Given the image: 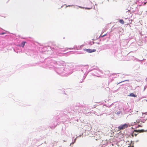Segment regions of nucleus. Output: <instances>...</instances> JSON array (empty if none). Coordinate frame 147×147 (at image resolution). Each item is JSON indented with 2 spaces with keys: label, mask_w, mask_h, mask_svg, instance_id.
Masks as SVG:
<instances>
[{
  "label": "nucleus",
  "mask_w": 147,
  "mask_h": 147,
  "mask_svg": "<svg viewBox=\"0 0 147 147\" xmlns=\"http://www.w3.org/2000/svg\"><path fill=\"white\" fill-rule=\"evenodd\" d=\"M128 125L127 124H125L123 125H122L118 127V129L121 130V129H125L126 128L128 127Z\"/></svg>",
  "instance_id": "obj_1"
},
{
  "label": "nucleus",
  "mask_w": 147,
  "mask_h": 147,
  "mask_svg": "<svg viewBox=\"0 0 147 147\" xmlns=\"http://www.w3.org/2000/svg\"><path fill=\"white\" fill-rule=\"evenodd\" d=\"M85 50L89 53H91L96 51V50L94 49L92 50L90 49H85Z\"/></svg>",
  "instance_id": "obj_2"
},
{
  "label": "nucleus",
  "mask_w": 147,
  "mask_h": 147,
  "mask_svg": "<svg viewBox=\"0 0 147 147\" xmlns=\"http://www.w3.org/2000/svg\"><path fill=\"white\" fill-rule=\"evenodd\" d=\"M144 131L143 129L138 130H134V132H136L137 133L143 132H144Z\"/></svg>",
  "instance_id": "obj_3"
},
{
  "label": "nucleus",
  "mask_w": 147,
  "mask_h": 147,
  "mask_svg": "<svg viewBox=\"0 0 147 147\" xmlns=\"http://www.w3.org/2000/svg\"><path fill=\"white\" fill-rule=\"evenodd\" d=\"M138 133H137L136 132H134V130L133 132V133L132 134V137H134V136H136L138 134Z\"/></svg>",
  "instance_id": "obj_4"
},
{
  "label": "nucleus",
  "mask_w": 147,
  "mask_h": 147,
  "mask_svg": "<svg viewBox=\"0 0 147 147\" xmlns=\"http://www.w3.org/2000/svg\"><path fill=\"white\" fill-rule=\"evenodd\" d=\"M130 96H131L134 97H137V96L136 94H134L133 93H130L129 94Z\"/></svg>",
  "instance_id": "obj_5"
},
{
  "label": "nucleus",
  "mask_w": 147,
  "mask_h": 147,
  "mask_svg": "<svg viewBox=\"0 0 147 147\" xmlns=\"http://www.w3.org/2000/svg\"><path fill=\"white\" fill-rule=\"evenodd\" d=\"M26 43V42H22L20 45V46L22 47H24L25 44Z\"/></svg>",
  "instance_id": "obj_6"
},
{
  "label": "nucleus",
  "mask_w": 147,
  "mask_h": 147,
  "mask_svg": "<svg viewBox=\"0 0 147 147\" xmlns=\"http://www.w3.org/2000/svg\"><path fill=\"white\" fill-rule=\"evenodd\" d=\"M119 22L120 23H121L123 24H124V21L123 20L121 19V20H119Z\"/></svg>",
  "instance_id": "obj_7"
},
{
  "label": "nucleus",
  "mask_w": 147,
  "mask_h": 147,
  "mask_svg": "<svg viewBox=\"0 0 147 147\" xmlns=\"http://www.w3.org/2000/svg\"><path fill=\"white\" fill-rule=\"evenodd\" d=\"M106 35H107V34H105L104 35H100V37H103L105 36H106Z\"/></svg>",
  "instance_id": "obj_8"
},
{
  "label": "nucleus",
  "mask_w": 147,
  "mask_h": 147,
  "mask_svg": "<svg viewBox=\"0 0 147 147\" xmlns=\"http://www.w3.org/2000/svg\"><path fill=\"white\" fill-rule=\"evenodd\" d=\"M121 113V111L118 112L117 113V114L118 115L120 114Z\"/></svg>",
  "instance_id": "obj_9"
},
{
  "label": "nucleus",
  "mask_w": 147,
  "mask_h": 147,
  "mask_svg": "<svg viewBox=\"0 0 147 147\" xmlns=\"http://www.w3.org/2000/svg\"><path fill=\"white\" fill-rule=\"evenodd\" d=\"M85 9H90V8H85Z\"/></svg>",
  "instance_id": "obj_10"
},
{
  "label": "nucleus",
  "mask_w": 147,
  "mask_h": 147,
  "mask_svg": "<svg viewBox=\"0 0 147 147\" xmlns=\"http://www.w3.org/2000/svg\"><path fill=\"white\" fill-rule=\"evenodd\" d=\"M71 6V5H69L66 6V7H70V6Z\"/></svg>",
  "instance_id": "obj_11"
},
{
  "label": "nucleus",
  "mask_w": 147,
  "mask_h": 147,
  "mask_svg": "<svg viewBox=\"0 0 147 147\" xmlns=\"http://www.w3.org/2000/svg\"><path fill=\"white\" fill-rule=\"evenodd\" d=\"M1 34H4V33H2Z\"/></svg>",
  "instance_id": "obj_12"
},
{
  "label": "nucleus",
  "mask_w": 147,
  "mask_h": 147,
  "mask_svg": "<svg viewBox=\"0 0 147 147\" xmlns=\"http://www.w3.org/2000/svg\"><path fill=\"white\" fill-rule=\"evenodd\" d=\"M146 101H147V100H146Z\"/></svg>",
  "instance_id": "obj_13"
}]
</instances>
